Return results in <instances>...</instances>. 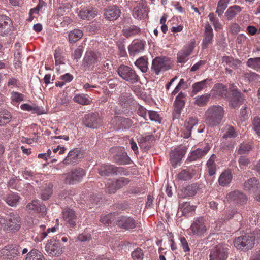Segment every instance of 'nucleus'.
<instances>
[{
  "instance_id": "f257e3e1",
  "label": "nucleus",
  "mask_w": 260,
  "mask_h": 260,
  "mask_svg": "<svg viewBox=\"0 0 260 260\" xmlns=\"http://www.w3.org/2000/svg\"><path fill=\"white\" fill-rule=\"evenodd\" d=\"M224 115V108L220 105H212L208 107L205 112V122L211 127L218 125Z\"/></svg>"
},
{
  "instance_id": "f03ea898",
  "label": "nucleus",
  "mask_w": 260,
  "mask_h": 260,
  "mask_svg": "<svg viewBox=\"0 0 260 260\" xmlns=\"http://www.w3.org/2000/svg\"><path fill=\"white\" fill-rule=\"evenodd\" d=\"M259 238L260 233L254 232L253 234H247L236 238L234 241V244L237 249L247 251L253 247L254 240Z\"/></svg>"
},
{
  "instance_id": "7ed1b4c3",
  "label": "nucleus",
  "mask_w": 260,
  "mask_h": 260,
  "mask_svg": "<svg viewBox=\"0 0 260 260\" xmlns=\"http://www.w3.org/2000/svg\"><path fill=\"white\" fill-rule=\"evenodd\" d=\"M118 75L125 81L135 84L140 81V77L136 71L129 66L121 65L117 70Z\"/></svg>"
},
{
  "instance_id": "20e7f679",
  "label": "nucleus",
  "mask_w": 260,
  "mask_h": 260,
  "mask_svg": "<svg viewBox=\"0 0 260 260\" xmlns=\"http://www.w3.org/2000/svg\"><path fill=\"white\" fill-rule=\"evenodd\" d=\"M98 173L101 176H108L111 175L125 176L128 175V172L124 168L106 164L100 166L98 169Z\"/></svg>"
},
{
  "instance_id": "39448f33",
  "label": "nucleus",
  "mask_w": 260,
  "mask_h": 260,
  "mask_svg": "<svg viewBox=\"0 0 260 260\" xmlns=\"http://www.w3.org/2000/svg\"><path fill=\"white\" fill-rule=\"evenodd\" d=\"M21 225V219L19 215L11 213L5 219L4 231L8 232H15L20 229Z\"/></svg>"
},
{
  "instance_id": "423d86ee",
  "label": "nucleus",
  "mask_w": 260,
  "mask_h": 260,
  "mask_svg": "<svg viewBox=\"0 0 260 260\" xmlns=\"http://www.w3.org/2000/svg\"><path fill=\"white\" fill-rule=\"evenodd\" d=\"M228 246L218 244L213 247L209 254V260H226L228 257Z\"/></svg>"
},
{
  "instance_id": "0eeeda50",
  "label": "nucleus",
  "mask_w": 260,
  "mask_h": 260,
  "mask_svg": "<svg viewBox=\"0 0 260 260\" xmlns=\"http://www.w3.org/2000/svg\"><path fill=\"white\" fill-rule=\"evenodd\" d=\"M45 251L50 256H59L63 252V246L59 241L51 239L46 244Z\"/></svg>"
},
{
  "instance_id": "6e6552de",
  "label": "nucleus",
  "mask_w": 260,
  "mask_h": 260,
  "mask_svg": "<svg viewBox=\"0 0 260 260\" xmlns=\"http://www.w3.org/2000/svg\"><path fill=\"white\" fill-rule=\"evenodd\" d=\"M85 175L84 170L82 168H78L71 170L67 174H64L63 177L67 183L74 184L80 181Z\"/></svg>"
},
{
  "instance_id": "1a4fd4ad",
  "label": "nucleus",
  "mask_w": 260,
  "mask_h": 260,
  "mask_svg": "<svg viewBox=\"0 0 260 260\" xmlns=\"http://www.w3.org/2000/svg\"><path fill=\"white\" fill-rule=\"evenodd\" d=\"M170 68V62L169 58L166 57H157L152 63V70L158 75L160 72H164Z\"/></svg>"
},
{
  "instance_id": "9d476101",
  "label": "nucleus",
  "mask_w": 260,
  "mask_h": 260,
  "mask_svg": "<svg viewBox=\"0 0 260 260\" xmlns=\"http://www.w3.org/2000/svg\"><path fill=\"white\" fill-rule=\"evenodd\" d=\"M190 230L193 235L199 237L203 236L207 230L204 218L199 217L195 219L190 227Z\"/></svg>"
},
{
  "instance_id": "9b49d317",
  "label": "nucleus",
  "mask_w": 260,
  "mask_h": 260,
  "mask_svg": "<svg viewBox=\"0 0 260 260\" xmlns=\"http://www.w3.org/2000/svg\"><path fill=\"white\" fill-rule=\"evenodd\" d=\"M186 149L187 148L184 146L175 148L171 152L170 161L174 168L180 162L186 152Z\"/></svg>"
},
{
  "instance_id": "f8f14e48",
  "label": "nucleus",
  "mask_w": 260,
  "mask_h": 260,
  "mask_svg": "<svg viewBox=\"0 0 260 260\" xmlns=\"http://www.w3.org/2000/svg\"><path fill=\"white\" fill-rule=\"evenodd\" d=\"M101 59L100 54L93 51H87L83 61V66L89 69L94 66Z\"/></svg>"
},
{
  "instance_id": "ddd939ff",
  "label": "nucleus",
  "mask_w": 260,
  "mask_h": 260,
  "mask_svg": "<svg viewBox=\"0 0 260 260\" xmlns=\"http://www.w3.org/2000/svg\"><path fill=\"white\" fill-rule=\"evenodd\" d=\"M84 124L90 128H97L101 123V119L98 113H92L85 116L83 121Z\"/></svg>"
},
{
  "instance_id": "4468645a",
  "label": "nucleus",
  "mask_w": 260,
  "mask_h": 260,
  "mask_svg": "<svg viewBox=\"0 0 260 260\" xmlns=\"http://www.w3.org/2000/svg\"><path fill=\"white\" fill-rule=\"evenodd\" d=\"M121 10L115 5L110 6L104 9V16L109 20H115L119 17Z\"/></svg>"
},
{
  "instance_id": "2eb2a0df",
  "label": "nucleus",
  "mask_w": 260,
  "mask_h": 260,
  "mask_svg": "<svg viewBox=\"0 0 260 260\" xmlns=\"http://www.w3.org/2000/svg\"><path fill=\"white\" fill-rule=\"evenodd\" d=\"M226 199L229 202L239 204L245 203L247 200L246 196L238 190H234L229 193L226 195Z\"/></svg>"
},
{
  "instance_id": "dca6fc26",
  "label": "nucleus",
  "mask_w": 260,
  "mask_h": 260,
  "mask_svg": "<svg viewBox=\"0 0 260 260\" xmlns=\"http://www.w3.org/2000/svg\"><path fill=\"white\" fill-rule=\"evenodd\" d=\"M185 93L181 92L176 96L174 103V110L173 112V116L178 118L180 116L181 110L184 106L185 102L184 99L185 97Z\"/></svg>"
},
{
  "instance_id": "f3484780",
  "label": "nucleus",
  "mask_w": 260,
  "mask_h": 260,
  "mask_svg": "<svg viewBox=\"0 0 260 260\" xmlns=\"http://www.w3.org/2000/svg\"><path fill=\"white\" fill-rule=\"evenodd\" d=\"M82 157L83 154L80 150L77 148L73 149L69 151L63 162L66 165L77 163Z\"/></svg>"
},
{
  "instance_id": "a211bd4d",
  "label": "nucleus",
  "mask_w": 260,
  "mask_h": 260,
  "mask_svg": "<svg viewBox=\"0 0 260 260\" xmlns=\"http://www.w3.org/2000/svg\"><path fill=\"white\" fill-rule=\"evenodd\" d=\"M21 248L17 245H12L6 247L2 249L1 253L10 260L13 259L19 255Z\"/></svg>"
},
{
  "instance_id": "6ab92c4d",
  "label": "nucleus",
  "mask_w": 260,
  "mask_h": 260,
  "mask_svg": "<svg viewBox=\"0 0 260 260\" xmlns=\"http://www.w3.org/2000/svg\"><path fill=\"white\" fill-rule=\"evenodd\" d=\"M117 225L125 230H131L136 226L135 220L130 217L121 216L116 221Z\"/></svg>"
},
{
  "instance_id": "aec40b11",
  "label": "nucleus",
  "mask_w": 260,
  "mask_h": 260,
  "mask_svg": "<svg viewBox=\"0 0 260 260\" xmlns=\"http://www.w3.org/2000/svg\"><path fill=\"white\" fill-rule=\"evenodd\" d=\"M234 85L232 84V87H230V91L231 95L229 99L231 106L235 108L238 106L239 103L243 101V98L242 96L241 93L238 91L237 89L234 88Z\"/></svg>"
},
{
  "instance_id": "412c9836",
  "label": "nucleus",
  "mask_w": 260,
  "mask_h": 260,
  "mask_svg": "<svg viewBox=\"0 0 260 260\" xmlns=\"http://www.w3.org/2000/svg\"><path fill=\"white\" fill-rule=\"evenodd\" d=\"M213 38V29L210 25L207 23L205 25L204 38L202 42V48L206 49L209 44L212 43Z\"/></svg>"
},
{
  "instance_id": "4be33fe9",
  "label": "nucleus",
  "mask_w": 260,
  "mask_h": 260,
  "mask_svg": "<svg viewBox=\"0 0 260 260\" xmlns=\"http://www.w3.org/2000/svg\"><path fill=\"white\" fill-rule=\"evenodd\" d=\"M28 210L37 213H41L42 215L46 213V209L44 205L42 204L39 200H33L26 206Z\"/></svg>"
},
{
  "instance_id": "5701e85b",
  "label": "nucleus",
  "mask_w": 260,
  "mask_h": 260,
  "mask_svg": "<svg viewBox=\"0 0 260 260\" xmlns=\"http://www.w3.org/2000/svg\"><path fill=\"white\" fill-rule=\"evenodd\" d=\"M197 185L195 184L189 185L186 187H182L178 194L180 198H184L187 197H192L197 193Z\"/></svg>"
},
{
  "instance_id": "b1692460",
  "label": "nucleus",
  "mask_w": 260,
  "mask_h": 260,
  "mask_svg": "<svg viewBox=\"0 0 260 260\" xmlns=\"http://www.w3.org/2000/svg\"><path fill=\"white\" fill-rule=\"evenodd\" d=\"M210 148L209 146H206L204 148H198L191 151L188 156V159L192 161L201 158L207 153Z\"/></svg>"
},
{
  "instance_id": "393cba45",
  "label": "nucleus",
  "mask_w": 260,
  "mask_h": 260,
  "mask_svg": "<svg viewBox=\"0 0 260 260\" xmlns=\"http://www.w3.org/2000/svg\"><path fill=\"white\" fill-rule=\"evenodd\" d=\"M62 214L64 220L69 224L70 227H74L76 218L75 212L71 209H67L63 211Z\"/></svg>"
},
{
  "instance_id": "a878e982",
  "label": "nucleus",
  "mask_w": 260,
  "mask_h": 260,
  "mask_svg": "<svg viewBox=\"0 0 260 260\" xmlns=\"http://www.w3.org/2000/svg\"><path fill=\"white\" fill-rule=\"evenodd\" d=\"M147 15V8L143 4H140L133 10V16L137 19H142Z\"/></svg>"
},
{
  "instance_id": "bb28decb",
  "label": "nucleus",
  "mask_w": 260,
  "mask_h": 260,
  "mask_svg": "<svg viewBox=\"0 0 260 260\" xmlns=\"http://www.w3.org/2000/svg\"><path fill=\"white\" fill-rule=\"evenodd\" d=\"M11 23L8 18L2 17L0 18V36L8 34L11 30Z\"/></svg>"
},
{
  "instance_id": "cd10ccee",
  "label": "nucleus",
  "mask_w": 260,
  "mask_h": 260,
  "mask_svg": "<svg viewBox=\"0 0 260 260\" xmlns=\"http://www.w3.org/2000/svg\"><path fill=\"white\" fill-rule=\"evenodd\" d=\"M144 49V44L141 41H134L128 47V52L131 55H135Z\"/></svg>"
},
{
  "instance_id": "c85d7f7f",
  "label": "nucleus",
  "mask_w": 260,
  "mask_h": 260,
  "mask_svg": "<svg viewBox=\"0 0 260 260\" xmlns=\"http://www.w3.org/2000/svg\"><path fill=\"white\" fill-rule=\"evenodd\" d=\"M233 178L232 173L229 170H225L220 175L218 179V182L220 186H226L231 182Z\"/></svg>"
},
{
  "instance_id": "c756f323",
  "label": "nucleus",
  "mask_w": 260,
  "mask_h": 260,
  "mask_svg": "<svg viewBox=\"0 0 260 260\" xmlns=\"http://www.w3.org/2000/svg\"><path fill=\"white\" fill-rule=\"evenodd\" d=\"M259 186V182L256 178H251L244 183V188L246 190L254 192Z\"/></svg>"
},
{
  "instance_id": "7c9ffc66",
  "label": "nucleus",
  "mask_w": 260,
  "mask_h": 260,
  "mask_svg": "<svg viewBox=\"0 0 260 260\" xmlns=\"http://www.w3.org/2000/svg\"><path fill=\"white\" fill-rule=\"evenodd\" d=\"M135 101L133 95L131 93H123L119 96V104L124 108H126L128 105L134 104Z\"/></svg>"
},
{
  "instance_id": "2f4dec72",
  "label": "nucleus",
  "mask_w": 260,
  "mask_h": 260,
  "mask_svg": "<svg viewBox=\"0 0 260 260\" xmlns=\"http://www.w3.org/2000/svg\"><path fill=\"white\" fill-rule=\"evenodd\" d=\"M215 96L227 98L228 90L226 87L221 83L216 84L212 89Z\"/></svg>"
},
{
  "instance_id": "473e14b6",
  "label": "nucleus",
  "mask_w": 260,
  "mask_h": 260,
  "mask_svg": "<svg viewBox=\"0 0 260 260\" xmlns=\"http://www.w3.org/2000/svg\"><path fill=\"white\" fill-rule=\"evenodd\" d=\"M135 65L140 69L142 73H146L148 69V58L144 56L139 57L135 62Z\"/></svg>"
},
{
  "instance_id": "72a5a7b5",
  "label": "nucleus",
  "mask_w": 260,
  "mask_h": 260,
  "mask_svg": "<svg viewBox=\"0 0 260 260\" xmlns=\"http://www.w3.org/2000/svg\"><path fill=\"white\" fill-rule=\"evenodd\" d=\"M194 48L193 45L190 44L187 47L185 50H181L177 54V60L180 63L184 62L186 61V58L188 57Z\"/></svg>"
},
{
  "instance_id": "f704fd0d",
  "label": "nucleus",
  "mask_w": 260,
  "mask_h": 260,
  "mask_svg": "<svg viewBox=\"0 0 260 260\" xmlns=\"http://www.w3.org/2000/svg\"><path fill=\"white\" fill-rule=\"evenodd\" d=\"M96 11L95 9H83L79 13V16L82 19L90 20L96 16Z\"/></svg>"
},
{
  "instance_id": "c9c22d12",
  "label": "nucleus",
  "mask_w": 260,
  "mask_h": 260,
  "mask_svg": "<svg viewBox=\"0 0 260 260\" xmlns=\"http://www.w3.org/2000/svg\"><path fill=\"white\" fill-rule=\"evenodd\" d=\"M210 81V79H206L201 81L197 82L193 84L192 86V93L194 95L197 94L198 92L206 88L208 82Z\"/></svg>"
},
{
  "instance_id": "e433bc0d",
  "label": "nucleus",
  "mask_w": 260,
  "mask_h": 260,
  "mask_svg": "<svg viewBox=\"0 0 260 260\" xmlns=\"http://www.w3.org/2000/svg\"><path fill=\"white\" fill-rule=\"evenodd\" d=\"M198 123V120L194 118L190 117L186 120L185 126L187 132L184 134V138H187L190 136L191 131L192 128L194 126L197 125Z\"/></svg>"
},
{
  "instance_id": "4c0bfd02",
  "label": "nucleus",
  "mask_w": 260,
  "mask_h": 260,
  "mask_svg": "<svg viewBox=\"0 0 260 260\" xmlns=\"http://www.w3.org/2000/svg\"><path fill=\"white\" fill-rule=\"evenodd\" d=\"M115 161L120 165H124L130 164V158L125 152L116 154L114 157Z\"/></svg>"
},
{
  "instance_id": "58836bf2",
  "label": "nucleus",
  "mask_w": 260,
  "mask_h": 260,
  "mask_svg": "<svg viewBox=\"0 0 260 260\" xmlns=\"http://www.w3.org/2000/svg\"><path fill=\"white\" fill-rule=\"evenodd\" d=\"M73 101L78 104L87 105L91 103V100L89 96L84 94H77L73 98Z\"/></svg>"
},
{
  "instance_id": "ea45409f",
  "label": "nucleus",
  "mask_w": 260,
  "mask_h": 260,
  "mask_svg": "<svg viewBox=\"0 0 260 260\" xmlns=\"http://www.w3.org/2000/svg\"><path fill=\"white\" fill-rule=\"evenodd\" d=\"M241 10L242 8L241 7L238 5H234L228 8L225 13V15L228 20H231Z\"/></svg>"
},
{
  "instance_id": "a19ab883",
  "label": "nucleus",
  "mask_w": 260,
  "mask_h": 260,
  "mask_svg": "<svg viewBox=\"0 0 260 260\" xmlns=\"http://www.w3.org/2000/svg\"><path fill=\"white\" fill-rule=\"evenodd\" d=\"M25 260H45V259L40 251L37 249H32L26 255Z\"/></svg>"
},
{
  "instance_id": "79ce46f5",
  "label": "nucleus",
  "mask_w": 260,
  "mask_h": 260,
  "mask_svg": "<svg viewBox=\"0 0 260 260\" xmlns=\"http://www.w3.org/2000/svg\"><path fill=\"white\" fill-rule=\"evenodd\" d=\"M20 197L16 193H11L4 198V200L10 206L15 207L20 200Z\"/></svg>"
},
{
  "instance_id": "37998d69",
  "label": "nucleus",
  "mask_w": 260,
  "mask_h": 260,
  "mask_svg": "<svg viewBox=\"0 0 260 260\" xmlns=\"http://www.w3.org/2000/svg\"><path fill=\"white\" fill-rule=\"evenodd\" d=\"M179 212H181L182 215H186L188 213L195 210V206H191L188 202L180 204L178 209Z\"/></svg>"
},
{
  "instance_id": "c03bdc74",
  "label": "nucleus",
  "mask_w": 260,
  "mask_h": 260,
  "mask_svg": "<svg viewBox=\"0 0 260 260\" xmlns=\"http://www.w3.org/2000/svg\"><path fill=\"white\" fill-rule=\"evenodd\" d=\"M11 113L7 111H0V126L9 123L12 119Z\"/></svg>"
},
{
  "instance_id": "a18cd8bd",
  "label": "nucleus",
  "mask_w": 260,
  "mask_h": 260,
  "mask_svg": "<svg viewBox=\"0 0 260 260\" xmlns=\"http://www.w3.org/2000/svg\"><path fill=\"white\" fill-rule=\"evenodd\" d=\"M193 177V174L188 169L182 170L177 175V179L180 181H185L191 179Z\"/></svg>"
},
{
  "instance_id": "49530a36",
  "label": "nucleus",
  "mask_w": 260,
  "mask_h": 260,
  "mask_svg": "<svg viewBox=\"0 0 260 260\" xmlns=\"http://www.w3.org/2000/svg\"><path fill=\"white\" fill-rule=\"evenodd\" d=\"M83 36V32L80 29H74L69 34V41L75 43L81 39Z\"/></svg>"
},
{
  "instance_id": "de8ad7c7",
  "label": "nucleus",
  "mask_w": 260,
  "mask_h": 260,
  "mask_svg": "<svg viewBox=\"0 0 260 260\" xmlns=\"http://www.w3.org/2000/svg\"><path fill=\"white\" fill-rule=\"evenodd\" d=\"M210 97V95L209 94H205L200 96H197L194 98L195 104L199 106H204L207 104Z\"/></svg>"
},
{
  "instance_id": "09e8293b",
  "label": "nucleus",
  "mask_w": 260,
  "mask_h": 260,
  "mask_svg": "<svg viewBox=\"0 0 260 260\" xmlns=\"http://www.w3.org/2000/svg\"><path fill=\"white\" fill-rule=\"evenodd\" d=\"M139 32V28L136 26H131L129 28L123 30V35L127 38L138 34Z\"/></svg>"
},
{
  "instance_id": "8fccbe9b",
  "label": "nucleus",
  "mask_w": 260,
  "mask_h": 260,
  "mask_svg": "<svg viewBox=\"0 0 260 260\" xmlns=\"http://www.w3.org/2000/svg\"><path fill=\"white\" fill-rule=\"evenodd\" d=\"M229 0H220L218 4V6L216 11V13L218 14V16H221L224 11L228 7V4Z\"/></svg>"
},
{
  "instance_id": "3c124183",
  "label": "nucleus",
  "mask_w": 260,
  "mask_h": 260,
  "mask_svg": "<svg viewBox=\"0 0 260 260\" xmlns=\"http://www.w3.org/2000/svg\"><path fill=\"white\" fill-rule=\"evenodd\" d=\"M222 63L224 66H228L234 68L237 66L236 63H239V61L230 56H223L222 58Z\"/></svg>"
},
{
  "instance_id": "603ef678",
  "label": "nucleus",
  "mask_w": 260,
  "mask_h": 260,
  "mask_svg": "<svg viewBox=\"0 0 260 260\" xmlns=\"http://www.w3.org/2000/svg\"><path fill=\"white\" fill-rule=\"evenodd\" d=\"M247 65L255 70L260 68V57L250 58L247 61Z\"/></svg>"
},
{
  "instance_id": "864d4df0",
  "label": "nucleus",
  "mask_w": 260,
  "mask_h": 260,
  "mask_svg": "<svg viewBox=\"0 0 260 260\" xmlns=\"http://www.w3.org/2000/svg\"><path fill=\"white\" fill-rule=\"evenodd\" d=\"M63 51L60 49H56L54 53V58L56 65L64 63V58L62 55Z\"/></svg>"
},
{
  "instance_id": "5fc2aeb1",
  "label": "nucleus",
  "mask_w": 260,
  "mask_h": 260,
  "mask_svg": "<svg viewBox=\"0 0 260 260\" xmlns=\"http://www.w3.org/2000/svg\"><path fill=\"white\" fill-rule=\"evenodd\" d=\"M114 180H109L106 185V190L109 193H114L118 189Z\"/></svg>"
},
{
  "instance_id": "6e6d98bb",
  "label": "nucleus",
  "mask_w": 260,
  "mask_h": 260,
  "mask_svg": "<svg viewBox=\"0 0 260 260\" xmlns=\"http://www.w3.org/2000/svg\"><path fill=\"white\" fill-rule=\"evenodd\" d=\"M132 257L133 260H143L144 257V253L143 250L137 248L132 252Z\"/></svg>"
},
{
  "instance_id": "4d7b16f0",
  "label": "nucleus",
  "mask_w": 260,
  "mask_h": 260,
  "mask_svg": "<svg viewBox=\"0 0 260 260\" xmlns=\"http://www.w3.org/2000/svg\"><path fill=\"white\" fill-rule=\"evenodd\" d=\"M115 181L116 182V187L118 188V189L127 185L130 182V180L128 178L125 177H120Z\"/></svg>"
},
{
  "instance_id": "13d9d810",
  "label": "nucleus",
  "mask_w": 260,
  "mask_h": 260,
  "mask_svg": "<svg viewBox=\"0 0 260 260\" xmlns=\"http://www.w3.org/2000/svg\"><path fill=\"white\" fill-rule=\"evenodd\" d=\"M148 117L149 119L156 122L161 123V118L160 117L159 114L154 111H148Z\"/></svg>"
},
{
  "instance_id": "bf43d9fd",
  "label": "nucleus",
  "mask_w": 260,
  "mask_h": 260,
  "mask_svg": "<svg viewBox=\"0 0 260 260\" xmlns=\"http://www.w3.org/2000/svg\"><path fill=\"white\" fill-rule=\"evenodd\" d=\"M251 149V146L249 144L242 143L240 145L238 152L240 154H246L248 153Z\"/></svg>"
},
{
  "instance_id": "052dcab7",
  "label": "nucleus",
  "mask_w": 260,
  "mask_h": 260,
  "mask_svg": "<svg viewBox=\"0 0 260 260\" xmlns=\"http://www.w3.org/2000/svg\"><path fill=\"white\" fill-rule=\"evenodd\" d=\"M238 164L241 169H244L250 164V159L246 156H241L238 159Z\"/></svg>"
},
{
  "instance_id": "680f3d73",
  "label": "nucleus",
  "mask_w": 260,
  "mask_h": 260,
  "mask_svg": "<svg viewBox=\"0 0 260 260\" xmlns=\"http://www.w3.org/2000/svg\"><path fill=\"white\" fill-rule=\"evenodd\" d=\"M114 215L112 213H110L101 217L100 221L104 224H109L114 221Z\"/></svg>"
},
{
  "instance_id": "e2e57ef3",
  "label": "nucleus",
  "mask_w": 260,
  "mask_h": 260,
  "mask_svg": "<svg viewBox=\"0 0 260 260\" xmlns=\"http://www.w3.org/2000/svg\"><path fill=\"white\" fill-rule=\"evenodd\" d=\"M52 185L51 184L49 185L48 187L42 191L41 197L43 200H47L51 196L52 194Z\"/></svg>"
},
{
  "instance_id": "0e129e2a",
  "label": "nucleus",
  "mask_w": 260,
  "mask_h": 260,
  "mask_svg": "<svg viewBox=\"0 0 260 260\" xmlns=\"http://www.w3.org/2000/svg\"><path fill=\"white\" fill-rule=\"evenodd\" d=\"M154 140L153 135H147L145 136H140L137 138L138 142L139 143H142L145 142H151Z\"/></svg>"
},
{
  "instance_id": "69168bd1",
  "label": "nucleus",
  "mask_w": 260,
  "mask_h": 260,
  "mask_svg": "<svg viewBox=\"0 0 260 260\" xmlns=\"http://www.w3.org/2000/svg\"><path fill=\"white\" fill-rule=\"evenodd\" d=\"M253 129L255 133L260 136V118L256 117L253 121Z\"/></svg>"
},
{
  "instance_id": "338daca9",
  "label": "nucleus",
  "mask_w": 260,
  "mask_h": 260,
  "mask_svg": "<svg viewBox=\"0 0 260 260\" xmlns=\"http://www.w3.org/2000/svg\"><path fill=\"white\" fill-rule=\"evenodd\" d=\"M12 100L16 102L22 101L24 95L17 92H13L11 94Z\"/></svg>"
},
{
  "instance_id": "774afa93",
  "label": "nucleus",
  "mask_w": 260,
  "mask_h": 260,
  "mask_svg": "<svg viewBox=\"0 0 260 260\" xmlns=\"http://www.w3.org/2000/svg\"><path fill=\"white\" fill-rule=\"evenodd\" d=\"M237 136V133L233 127H229L223 135L224 138H235Z\"/></svg>"
}]
</instances>
